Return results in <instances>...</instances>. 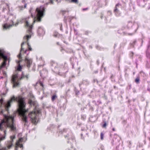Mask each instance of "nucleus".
Segmentation results:
<instances>
[{
  "label": "nucleus",
  "mask_w": 150,
  "mask_h": 150,
  "mask_svg": "<svg viewBox=\"0 0 150 150\" xmlns=\"http://www.w3.org/2000/svg\"><path fill=\"white\" fill-rule=\"evenodd\" d=\"M14 101L18 102V103L19 108L18 111L19 115L21 117L22 120L25 123H27V118L26 113L28 112V109H25L26 103L24 98L22 96H19L16 97L13 96L11 98L5 105L6 110L8 111L9 110L11 103Z\"/></svg>",
  "instance_id": "f257e3e1"
},
{
  "label": "nucleus",
  "mask_w": 150,
  "mask_h": 150,
  "mask_svg": "<svg viewBox=\"0 0 150 150\" xmlns=\"http://www.w3.org/2000/svg\"><path fill=\"white\" fill-rule=\"evenodd\" d=\"M14 117L12 115H4V117L0 123V136L2 135L1 132L4 135L0 137V141L5 139L7 128H9L12 131L16 130V127L14 123Z\"/></svg>",
  "instance_id": "f03ea898"
},
{
  "label": "nucleus",
  "mask_w": 150,
  "mask_h": 150,
  "mask_svg": "<svg viewBox=\"0 0 150 150\" xmlns=\"http://www.w3.org/2000/svg\"><path fill=\"white\" fill-rule=\"evenodd\" d=\"M35 21V20H34L32 24L30 25H29V18H26L24 21L25 27L28 28L27 33L28 34V35H26V36H24L23 37V39L26 40L25 42H24L25 43L27 42H27L28 49L30 51H31L32 50V49L30 45H29V43L28 41L29 39L31 38L32 35V29L33 28V25Z\"/></svg>",
  "instance_id": "7ed1b4c3"
},
{
  "label": "nucleus",
  "mask_w": 150,
  "mask_h": 150,
  "mask_svg": "<svg viewBox=\"0 0 150 150\" xmlns=\"http://www.w3.org/2000/svg\"><path fill=\"white\" fill-rule=\"evenodd\" d=\"M29 78V74L25 75L24 73L22 72L20 77L18 79V76L17 74H14L12 75L11 79V82L13 84V87L14 88L18 86L19 83L18 82L19 80H21L25 78L28 80Z\"/></svg>",
  "instance_id": "20e7f679"
},
{
  "label": "nucleus",
  "mask_w": 150,
  "mask_h": 150,
  "mask_svg": "<svg viewBox=\"0 0 150 150\" xmlns=\"http://www.w3.org/2000/svg\"><path fill=\"white\" fill-rule=\"evenodd\" d=\"M39 113V111L37 110V112L35 111H33L30 112L28 114L29 117H30L32 123L36 125L38 122L37 118L38 114Z\"/></svg>",
  "instance_id": "39448f33"
},
{
  "label": "nucleus",
  "mask_w": 150,
  "mask_h": 150,
  "mask_svg": "<svg viewBox=\"0 0 150 150\" xmlns=\"http://www.w3.org/2000/svg\"><path fill=\"white\" fill-rule=\"evenodd\" d=\"M45 9L44 7L40 6L37 8L35 10V12L37 13L36 19L38 21L40 22L43 16Z\"/></svg>",
  "instance_id": "423d86ee"
},
{
  "label": "nucleus",
  "mask_w": 150,
  "mask_h": 150,
  "mask_svg": "<svg viewBox=\"0 0 150 150\" xmlns=\"http://www.w3.org/2000/svg\"><path fill=\"white\" fill-rule=\"evenodd\" d=\"M0 57L3 59V61L1 64L6 65V62L8 60L7 57L4 55V53L1 50H0Z\"/></svg>",
  "instance_id": "0eeeda50"
},
{
  "label": "nucleus",
  "mask_w": 150,
  "mask_h": 150,
  "mask_svg": "<svg viewBox=\"0 0 150 150\" xmlns=\"http://www.w3.org/2000/svg\"><path fill=\"white\" fill-rule=\"evenodd\" d=\"M25 44L24 42H23L21 44V48L20 50V52L19 53L17 57L19 58V60L20 61H21V59L22 57H21V52L23 51L24 52V53H26L27 51H28L27 50H24V49L23 48V46L24 44Z\"/></svg>",
  "instance_id": "6e6552de"
},
{
  "label": "nucleus",
  "mask_w": 150,
  "mask_h": 150,
  "mask_svg": "<svg viewBox=\"0 0 150 150\" xmlns=\"http://www.w3.org/2000/svg\"><path fill=\"white\" fill-rule=\"evenodd\" d=\"M25 61L27 66L28 68H29L32 63V59H29L26 57L25 58Z\"/></svg>",
  "instance_id": "1a4fd4ad"
},
{
  "label": "nucleus",
  "mask_w": 150,
  "mask_h": 150,
  "mask_svg": "<svg viewBox=\"0 0 150 150\" xmlns=\"http://www.w3.org/2000/svg\"><path fill=\"white\" fill-rule=\"evenodd\" d=\"M18 22H17L15 25H14L13 22V24H12L8 25L7 23H6L3 25V29H8L10 28L11 27H12L13 25H15V26H16L18 25Z\"/></svg>",
  "instance_id": "9d476101"
},
{
  "label": "nucleus",
  "mask_w": 150,
  "mask_h": 150,
  "mask_svg": "<svg viewBox=\"0 0 150 150\" xmlns=\"http://www.w3.org/2000/svg\"><path fill=\"white\" fill-rule=\"evenodd\" d=\"M64 137L65 138H67V139L68 140L67 142L68 143H69V141L70 140L74 141L75 140V139L74 136L71 134L70 135L68 134L67 135L65 136Z\"/></svg>",
  "instance_id": "9b49d317"
},
{
  "label": "nucleus",
  "mask_w": 150,
  "mask_h": 150,
  "mask_svg": "<svg viewBox=\"0 0 150 150\" xmlns=\"http://www.w3.org/2000/svg\"><path fill=\"white\" fill-rule=\"evenodd\" d=\"M119 4L118 3L116 5L114 10V12L117 16H119L120 15V13L117 8V7L119 6Z\"/></svg>",
  "instance_id": "f8f14e48"
},
{
  "label": "nucleus",
  "mask_w": 150,
  "mask_h": 150,
  "mask_svg": "<svg viewBox=\"0 0 150 150\" xmlns=\"http://www.w3.org/2000/svg\"><path fill=\"white\" fill-rule=\"evenodd\" d=\"M51 66L54 67V68H60V65L56 62L52 61L51 62Z\"/></svg>",
  "instance_id": "ddd939ff"
},
{
  "label": "nucleus",
  "mask_w": 150,
  "mask_h": 150,
  "mask_svg": "<svg viewBox=\"0 0 150 150\" xmlns=\"http://www.w3.org/2000/svg\"><path fill=\"white\" fill-rule=\"evenodd\" d=\"M20 60L16 61V62L18 64V65L17 68V70L19 71H21L22 69V67L20 65Z\"/></svg>",
  "instance_id": "4468645a"
},
{
  "label": "nucleus",
  "mask_w": 150,
  "mask_h": 150,
  "mask_svg": "<svg viewBox=\"0 0 150 150\" xmlns=\"http://www.w3.org/2000/svg\"><path fill=\"white\" fill-rule=\"evenodd\" d=\"M22 139L21 138H20L19 139L18 141L16 142V145H17V146L21 148H22L23 147V145L22 144H21L20 143V142H21Z\"/></svg>",
  "instance_id": "2eb2a0df"
},
{
  "label": "nucleus",
  "mask_w": 150,
  "mask_h": 150,
  "mask_svg": "<svg viewBox=\"0 0 150 150\" xmlns=\"http://www.w3.org/2000/svg\"><path fill=\"white\" fill-rule=\"evenodd\" d=\"M22 2L24 4V7H23V6H19V8H20V9L21 10H22L23 9V8H25L27 6V4L25 3V0H23L22 1Z\"/></svg>",
  "instance_id": "dca6fc26"
},
{
  "label": "nucleus",
  "mask_w": 150,
  "mask_h": 150,
  "mask_svg": "<svg viewBox=\"0 0 150 150\" xmlns=\"http://www.w3.org/2000/svg\"><path fill=\"white\" fill-rule=\"evenodd\" d=\"M13 145V142L12 141H9L8 142L7 145V147L8 149H9Z\"/></svg>",
  "instance_id": "f3484780"
},
{
  "label": "nucleus",
  "mask_w": 150,
  "mask_h": 150,
  "mask_svg": "<svg viewBox=\"0 0 150 150\" xmlns=\"http://www.w3.org/2000/svg\"><path fill=\"white\" fill-rule=\"evenodd\" d=\"M28 103L30 105H34L35 104L34 102L32 101L31 99H28Z\"/></svg>",
  "instance_id": "a211bd4d"
},
{
  "label": "nucleus",
  "mask_w": 150,
  "mask_h": 150,
  "mask_svg": "<svg viewBox=\"0 0 150 150\" xmlns=\"http://www.w3.org/2000/svg\"><path fill=\"white\" fill-rule=\"evenodd\" d=\"M57 98V96L56 94L53 95L51 97V100L52 101H53Z\"/></svg>",
  "instance_id": "6ab92c4d"
},
{
  "label": "nucleus",
  "mask_w": 150,
  "mask_h": 150,
  "mask_svg": "<svg viewBox=\"0 0 150 150\" xmlns=\"http://www.w3.org/2000/svg\"><path fill=\"white\" fill-rule=\"evenodd\" d=\"M139 81H140L139 77V76L137 77L135 79V82L137 83H139Z\"/></svg>",
  "instance_id": "aec40b11"
},
{
  "label": "nucleus",
  "mask_w": 150,
  "mask_h": 150,
  "mask_svg": "<svg viewBox=\"0 0 150 150\" xmlns=\"http://www.w3.org/2000/svg\"><path fill=\"white\" fill-rule=\"evenodd\" d=\"M134 54V52L132 51H131L130 52L129 54V56L132 59L133 58Z\"/></svg>",
  "instance_id": "412c9836"
},
{
  "label": "nucleus",
  "mask_w": 150,
  "mask_h": 150,
  "mask_svg": "<svg viewBox=\"0 0 150 150\" xmlns=\"http://www.w3.org/2000/svg\"><path fill=\"white\" fill-rule=\"evenodd\" d=\"M71 2L77 4L79 3L78 0H71Z\"/></svg>",
  "instance_id": "4be33fe9"
},
{
  "label": "nucleus",
  "mask_w": 150,
  "mask_h": 150,
  "mask_svg": "<svg viewBox=\"0 0 150 150\" xmlns=\"http://www.w3.org/2000/svg\"><path fill=\"white\" fill-rule=\"evenodd\" d=\"M10 138L11 140V141H12L13 142V139L15 138V136H10Z\"/></svg>",
  "instance_id": "5701e85b"
},
{
  "label": "nucleus",
  "mask_w": 150,
  "mask_h": 150,
  "mask_svg": "<svg viewBox=\"0 0 150 150\" xmlns=\"http://www.w3.org/2000/svg\"><path fill=\"white\" fill-rule=\"evenodd\" d=\"M100 136L101 139L103 140V139L104 134L102 132L101 133Z\"/></svg>",
  "instance_id": "b1692460"
},
{
  "label": "nucleus",
  "mask_w": 150,
  "mask_h": 150,
  "mask_svg": "<svg viewBox=\"0 0 150 150\" xmlns=\"http://www.w3.org/2000/svg\"><path fill=\"white\" fill-rule=\"evenodd\" d=\"M3 98H1L0 99V103L1 104V106L2 105L3 103Z\"/></svg>",
  "instance_id": "393cba45"
},
{
  "label": "nucleus",
  "mask_w": 150,
  "mask_h": 150,
  "mask_svg": "<svg viewBox=\"0 0 150 150\" xmlns=\"http://www.w3.org/2000/svg\"><path fill=\"white\" fill-rule=\"evenodd\" d=\"M6 65H3L1 64L0 66V70H1V69L3 67H4Z\"/></svg>",
  "instance_id": "a878e982"
},
{
  "label": "nucleus",
  "mask_w": 150,
  "mask_h": 150,
  "mask_svg": "<svg viewBox=\"0 0 150 150\" xmlns=\"http://www.w3.org/2000/svg\"><path fill=\"white\" fill-rule=\"evenodd\" d=\"M0 150H8L6 147H3L0 149Z\"/></svg>",
  "instance_id": "bb28decb"
},
{
  "label": "nucleus",
  "mask_w": 150,
  "mask_h": 150,
  "mask_svg": "<svg viewBox=\"0 0 150 150\" xmlns=\"http://www.w3.org/2000/svg\"><path fill=\"white\" fill-rule=\"evenodd\" d=\"M106 125H107L106 123L105 122L104 124L102 126V127L103 128L106 127Z\"/></svg>",
  "instance_id": "cd10ccee"
},
{
  "label": "nucleus",
  "mask_w": 150,
  "mask_h": 150,
  "mask_svg": "<svg viewBox=\"0 0 150 150\" xmlns=\"http://www.w3.org/2000/svg\"><path fill=\"white\" fill-rule=\"evenodd\" d=\"M50 2L49 3H50L52 4H54V2L53 0H49Z\"/></svg>",
  "instance_id": "c85d7f7f"
},
{
  "label": "nucleus",
  "mask_w": 150,
  "mask_h": 150,
  "mask_svg": "<svg viewBox=\"0 0 150 150\" xmlns=\"http://www.w3.org/2000/svg\"><path fill=\"white\" fill-rule=\"evenodd\" d=\"M40 84L41 86H42L43 88H44V85L42 82H40Z\"/></svg>",
  "instance_id": "c756f323"
},
{
  "label": "nucleus",
  "mask_w": 150,
  "mask_h": 150,
  "mask_svg": "<svg viewBox=\"0 0 150 150\" xmlns=\"http://www.w3.org/2000/svg\"><path fill=\"white\" fill-rule=\"evenodd\" d=\"M18 147L17 146V145H16V146H15V150H18Z\"/></svg>",
  "instance_id": "7c9ffc66"
},
{
  "label": "nucleus",
  "mask_w": 150,
  "mask_h": 150,
  "mask_svg": "<svg viewBox=\"0 0 150 150\" xmlns=\"http://www.w3.org/2000/svg\"><path fill=\"white\" fill-rule=\"evenodd\" d=\"M100 148L101 149V150H105L103 146H101Z\"/></svg>",
  "instance_id": "2f4dec72"
},
{
  "label": "nucleus",
  "mask_w": 150,
  "mask_h": 150,
  "mask_svg": "<svg viewBox=\"0 0 150 150\" xmlns=\"http://www.w3.org/2000/svg\"><path fill=\"white\" fill-rule=\"evenodd\" d=\"M66 12V11H61V12H62V14L63 15Z\"/></svg>",
  "instance_id": "473e14b6"
},
{
  "label": "nucleus",
  "mask_w": 150,
  "mask_h": 150,
  "mask_svg": "<svg viewBox=\"0 0 150 150\" xmlns=\"http://www.w3.org/2000/svg\"><path fill=\"white\" fill-rule=\"evenodd\" d=\"M103 13H101V15L100 16V18L101 19H103Z\"/></svg>",
  "instance_id": "72a5a7b5"
},
{
  "label": "nucleus",
  "mask_w": 150,
  "mask_h": 150,
  "mask_svg": "<svg viewBox=\"0 0 150 150\" xmlns=\"http://www.w3.org/2000/svg\"><path fill=\"white\" fill-rule=\"evenodd\" d=\"M3 110H1V111H0V114H3Z\"/></svg>",
  "instance_id": "f704fd0d"
},
{
  "label": "nucleus",
  "mask_w": 150,
  "mask_h": 150,
  "mask_svg": "<svg viewBox=\"0 0 150 150\" xmlns=\"http://www.w3.org/2000/svg\"><path fill=\"white\" fill-rule=\"evenodd\" d=\"M133 33H128V35H133Z\"/></svg>",
  "instance_id": "c9c22d12"
},
{
  "label": "nucleus",
  "mask_w": 150,
  "mask_h": 150,
  "mask_svg": "<svg viewBox=\"0 0 150 150\" xmlns=\"http://www.w3.org/2000/svg\"><path fill=\"white\" fill-rule=\"evenodd\" d=\"M113 75L112 74L110 76V78L112 79L113 78Z\"/></svg>",
  "instance_id": "e433bc0d"
},
{
  "label": "nucleus",
  "mask_w": 150,
  "mask_h": 150,
  "mask_svg": "<svg viewBox=\"0 0 150 150\" xmlns=\"http://www.w3.org/2000/svg\"><path fill=\"white\" fill-rule=\"evenodd\" d=\"M112 131H115V128H113L112 129Z\"/></svg>",
  "instance_id": "4c0bfd02"
},
{
  "label": "nucleus",
  "mask_w": 150,
  "mask_h": 150,
  "mask_svg": "<svg viewBox=\"0 0 150 150\" xmlns=\"http://www.w3.org/2000/svg\"><path fill=\"white\" fill-rule=\"evenodd\" d=\"M54 36H55V37H57V34H56V35L54 34Z\"/></svg>",
  "instance_id": "58836bf2"
},
{
  "label": "nucleus",
  "mask_w": 150,
  "mask_h": 150,
  "mask_svg": "<svg viewBox=\"0 0 150 150\" xmlns=\"http://www.w3.org/2000/svg\"><path fill=\"white\" fill-rule=\"evenodd\" d=\"M114 88L115 89V88H116V86H114Z\"/></svg>",
  "instance_id": "ea45409f"
},
{
  "label": "nucleus",
  "mask_w": 150,
  "mask_h": 150,
  "mask_svg": "<svg viewBox=\"0 0 150 150\" xmlns=\"http://www.w3.org/2000/svg\"><path fill=\"white\" fill-rule=\"evenodd\" d=\"M31 15L32 17H33V15H32V14H31Z\"/></svg>",
  "instance_id": "a19ab883"
},
{
  "label": "nucleus",
  "mask_w": 150,
  "mask_h": 150,
  "mask_svg": "<svg viewBox=\"0 0 150 150\" xmlns=\"http://www.w3.org/2000/svg\"><path fill=\"white\" fill-rule=\"evenodd\" d=\"M149 140L150 141V137L149 138Z\"/></svg>",
  "instance_id": "79ce46f5"
},
{
  "label": "nucleus",
  "mask_w": 150,
  "mask_h": 150,
  "mask_svg": "<svg viewBox=\"0 0 150 150\" xmlns=\"http://www.w3.org/2000/svg\"><path fill=\"white\" fill-rule=\"evenodd\" d=\"M56 1L58 2V0H56Z\"/></svg>",
  "instance_id": "37998d69"
},
{
  "label": "nucleus",
  "mask_w": 150,
  "mask_h": 150,
  "mask_svg": "<svg viewBox=\"0 0 150 150\" xmlns=\"http://www.w3.org/2000/svg\"><path fill=\"white\" fill-rule=\"evenodd\" d=\"M150 9V7L148 8V9Z\"/></svg>",
  "instance_id": "c03bdc74"
},
{
  "label": "nucleus",
  "mask_w": 150,
  "mask_h": 150,
  "mask_svg": "<svg viewBox=\"0 0 150 150\" xmlns=\"http://www.w3.org/2000/svg\"><path fill=\"white\" fill-rule=\"evenodd\" d=\"M32 97H33V98H34V96H32Z\"/></svg>",
  "instance_id": "a18cd8bd"
},
{
  "label": "nucleus",
  "mask_w": 150,
  "mask_h": 150,
  "mask_svg": "<svg viewBox=\"0 0 150 150\" xmlns=\"http://www.w3.org/2000/svg\"><path fill=\"white\" fill-rule=\"evenodd\" d=\"M134 73H134H134H133V74H134Z\"/></svg>",
  "instance_id": "49530a36"
},
{
  "label": "nucleus",
  "mask_w": 150,
  "mask_h": 150,
  "mask_svg": "<svg viewBox=\"0 0 150 150\" xmlns=\"http://www.w3.org/2000/svg\"><path fill=\"white\" fill-rule=\"evenodd\" d=\"M60 29L61 30L62 29V28H60Z\"/></svg>",
  "instance_id": "de8ad7c7"
},
{
  "label": "nucleus",
  "mask_w": 150,
  "mask_h": 150,
  "mask_svg": "<svg viewBox=\"0 0 150 150\" xmlns=\"http://www.w3.org/2000/svg\"><path fill=\"white\" fill-rule=\"evenodd\" d=\"M60 29L61 30L62 29V28H60Z\"/></svg>",
  "instance_id": "09e8293b"
}]
</instances>
